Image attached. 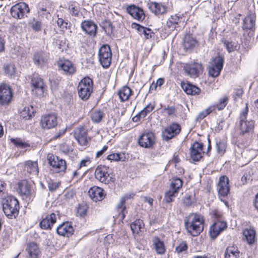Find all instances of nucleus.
Listing matches in <instances>:
<instances>
[{"mask_svg":"<svg viewBox=\"0 0 258 258\" xmlns=\"http://www.w3.org/2000/svg\"><path fill=\"white\" fill-rule=\"evenodd\" d=\"M140 146L145 148L152 147L155 143V137L153 133L147 132L144 133L138 140Z\"/></svg>","mask_w":258,"mask_h":258,"instance_id":"nucleus-15","label":"nucleus"},{"mask_svg":"<svg viewBox=\"0 0 258 258\" xmlns=\"http://www.w3.org/2000/svg\"><path fill=\"white\" fill-rule=\"evenodd\" d=\"M107 159L113 161H124L126 159V157L124 153H118L108 155Z\"/></svg>","mask_w":258,"mask_h":258,"instance_id":"nucleus-41","label":"nucleus"},{"mask_svg":"<svg viewBox=\"0 0 258 258\" xmlns=\"http://www.w3.org/2000/svg\"><path fill=\"white\" fill-rule=\"evenodd\" d=\"M132 27L133 28L137 30L140 34H143L147 39L151 38L152 34H153V32L150 29L144 27L137 23H132Z\"/></svg>","mask_w":258,"mask_h":258,"instance_id":"nucleus-29","label":"nucleus"},{"mask_svg":"<svg viewBox=\"0 0 258 258\" xmlns=\"http://www.w3.org/2000/svg\"><path fill=\"white\" fill-rule=\"evenodd\" d=\"M153 248L158 254H163L165 252V246L163 241H161L158 237H154L152 239Z\"/></svg>","mask_w":258,"mask_h":258,"instance_id":"nucleus-25","label":"nucleus"},{"mask_svg":"<svg viewBox=\"0 0 258 258\" xmlns=\"http://www.w3.org/2000/svg\"><path fill=\"white\" fill-rule=\"evenodd\" d=\"M11 140L12 143L19 148H25L30 147L28 143L23 142L20 139H11Z\"/></svg>","mask_w":258,"mask_h":258,"instance_id":"nucleus-49","label":"nucleus"},{"mask_svg":"<svg viewBox=\"0 0 258 258\" xmlns=\"http://www.w3.org/2000/svg\"><path fill=\"white\" fill-rule=\"evenodd\" d=\"M25 170L29 173L37 175L38 173L37 162L30 160L27 161L25 164Z\"/></svg>","mask_w":258,"mask_h":258,"instance_id":"nucleus-37","label":"nucleus"},{"mask_svg":"<svg viewBox=\"0 0 258 258\" xmlns=\"http://www.w3.org/2000/svg\"><path fill=\"white\" fill-rule=\"evenodd\" d=\"M5 73L10 76L13 75L15 73V68L12 63L6 64L4 67Z\"/></svg>","mask_w":258,"mask_h":258,"instance_id":"nucleus-51","label":"nucleus"},{"mask_svg":"<svg viewBox=\"0 0 258 258\" xmlns=\"http://www.w3.org/2000/svg\"><path fill=\"white\" fill-rule=\"evenodd\" d=\"M203 145L198 142L194 143L190 148V156L194 161H199L202 158Z\"/></svg>","mask_w":258,"mask_h":258,"instance_id":"nucleus-17","label":"nucleus"},{"mask_svg":"<svg viewBox=\"0 0 258 258\" xmlns=\"http://www.w3.org/2000/svg\"><path fill=\"white\" fill-rule=\"evenodd\" d=\"M184 222L188 233L193 236H198L203 230L204 220L200 215L191 213L185 218Z\"/></svg>","mask_w":258,"mask_h":258,"instance_id":"nucleus-1","label":"nucleus"},{"mask_svg":"<svg viewBox=\"0 0 258 258\" xmlns=\"http://www.w3.org/2000/svg\"><path fill=\"white\" fill-rule=\"evenodd\" d=\"M26 250L29 254V258H37L40 252L38 245L34 242L28 243Z\"/></svg>","mask_w":258,"mask_h":258,"instance_id":"nucleus-33","label":"nucleus"},{"mask_svg":"<svg viewBox=\"0 0 258 258\" xmlns=\"http://www.w3.org/2000/svg\"><path fill=\"white\" fill-rule=\"evenodd\" d=\"M104 116V113L100 110L93 111L91 113L92 120L96 123L100 122Z\"/></svg>","mask_w":258,"mask_h":258,"instance_id":"nucleus-44","label":"nucleus"},{"mask_svg":"<svg viewBox=\"0 0 258 258\" xmlns=\"http://www.w3.org/2000/svg\"><path fill=\"white\" fill-rule=\"evenodd\" d=\"M182 183L183 182L180 178L173 177L170 183V188L165 192L163 202L168 204L173 202L177 196L179 189L182 187Z\"/></svg>","mask_w":258,"mask_h":258,"instance_id":"nucleus-4","label":"nucleus"},{"mask_svg":"<svg viewBox=\"0 0 258 258\" xmlns=\"http://www.w3.org/2000/svg\"><path fill=\"white\" fill-rule=\"evenodd\" d=\"M48 55L46 52L43 51H38L34 54L33 59L35 63L38 65H44L47 62Z\"/></svg>","mask_w":258,"mask_h":258,"instance_id":"nucleus-27","label":"nucleus"},{"mask_svg":"<svg viewBox=\"0 0 258 258\" xmlns=\"http://www.w3.org/2000/svg\"><path fill=\"white\" fill-rule=\"evenodd\" d=\"M31 26L35 31H39L41 29V23L40 21L34 19L30 23Z\"/></svg>","mask_w":258,"mask_h":258,"instance_id":"nucleus-54","label":"nucleus"},{"mask_svg":"<svg viewBox=\"0 0 258 258\" xmlns=\"http://www.w3.org/2000/svg\"><path fill=\"white\" fill-rule=\"evenodd\" d=\"M126 11L133 18L139 21H142L145 18L143 10L135 5L128 6Z\"/></svg>","mask_w":258,"mask_h":258,"instance_id":"nucleus-18","label":"nucleus"},{"mask_svg":"<svg viewBox=\"0 0 258 258\" xmlns=\"http://www.w3.org/2000/svg\"><path fill=\"white\" fill-rule=\"evenodd\" d=\"M93 82L89 77H85L79 83L78 86L80 98L84 101L87 100L93 92Z\"/></svg>","mask_w":258,"mask_h":258,"instance_id":"nucleus-5","label":"nucleus"},{"mask_svg":"<svg viewBox=\"0 0 258 258\" xmlns=\"http://www.w3.org/2000/svg\"><path fill=\"white\" fill-rule=\"evenodd\" d=\"M223 58L218 56L214 58L210 62L208 68L209 76L215 78L218 76L223 66Z\"/></svg>","mask_w":258,"mask_h":258,"instance_id":"nucleus-10","label":"nucleus"},{"mask_svg":"<svg viewBox=\"0 0 258 258\" xmlns=\"http://www.w3.org/2000/svg\"><path fill=\"white\" fill-rule=\"evenodd\" d=\"M56 216L54 213L47 215L40 222L39 225L41 229H51L52 225L56 222Z\"/></svg>","mask_w":258,"mask_h":258,"instance_id":"nucleus-22","label":"nucleus"},{"mask_svg":"<svg viewBox=\"0 0 258 258\" xmlns=\"http://www.w3.org/2000/svg\"><path fill=\"white\" fill-rule=\"evenodd\" d=\"M229 179L226 176H221L219 178L217 185V190L219 195L225 197L229 192Z\"/></svg>","mask_w":258,"mask_h":258,"instance_id":"nucleus-16","label":"nucleus"},{"mask_svg":"<svg viewBox=\"0 0 258 258\" xmlns=\"http://www.w3.org/2000/svg\"><path fill=\"white\" fill-rule=\"evenodd\" d=\"M57 25L62 30L67 29L68 23L65 22L62 19L58 18L57 21Z\"/></svg>","mask_w":258,"mask_h":258,"instance_id":"nucleus-57","label":"nucleus"},{"mask_svg":"<svg viewBox=\"0 0 258 258\" xmlns=\"http://www.w3.org/2000/svg\"><path fill=\"white\" fill-rule=\"evenodd\" d=\"M13 97L11 89L6 84L0 85V104L7 105L9 104Z\"/></svg>","mask_w":258,"mask_h":258,"instance_id":"nucleus-14","label":"nucleus"},{"mask_svg":"<svg viewBox=\"0 0 258 258\" xmlns=\"http://www.w3.org/2000/svg\"><path fill=\"white\" fill-rule=\"evenodd\" d=\"M48 163L55 172H64L67 169L66 162L64 160L60 159L56 156L48 155L47 156Z\"/></svg>","mask_w":258,"mask_h":258,"instance_id":"nucleus-9","label":"nucleus"},{"mask_svg":"<svg viewBox=\"0 0 258 258\" xmlns=\"http://www.w3.org/2000/svg\"><path fill=\"white\" fill-rule=\"evenodd\" d=\"M90 198L95 202L101 201L106 195L104 190L98 186H93L88 191Z\"/></svg>","mask_w":258,"mask_h":258,"instance_id":"nucleus-19","label":"nucleus"},{"mask_svg":"<svg viewBox=\"0 0 258 258\" xmlns=\"http://www.w3.org/2000/svg\"><path fill=\"white\" fill-rule=\"evenodd\" d=\"M87 213V207L86 206H80L78 209V214L80 215V216L83 217Z\"/></svg>","mask_w":258,"mask_h":258,"instance_id":"nucleus-59","label":"nucleus"},{"mask_svg":"<svg viewBox=\"0 0 258 258\" xmlns=\"http://www.w3.org/2000/svg\"><path fill=\"white\" fill-rule=\"evenodd\" d=\"M101 26L102 29L108 34H111L112 33L114 27L110 21L107 20H104L102 22Z\"/></svg>","mask_w":258,"mask_h":258,"instance_id":"nucleus-45","label":"nucleus"},{"mask_svg":"<svg viewBox=\"0 0 258 258\" xmlns=\"http://www.w3.org/2000/svg\"><path fill=\"white\" fill-rule=\"evenodd\" d=\"M196 43L197 41L191 35L186 34L184 36L182 42L184 49L186 50L192 49Z\"/></svg>","mask_w":258,"mask_h":258,"instance_id":"nucleus-31","label":"nucleus"},{"mask_svg":"<svg viewBox=\"0 0 258 258\" xmlns=\"http://www.w3.org/2000/svg\"><path fill=\"white\" fill-rule=\"evenodd\" d=\"M20 115L26 120L30 119L34 115L33 107L32 106L25 107L21 112Z\"/></svg>","mask_w":258,"mask_h":258,"instance_id":"nucleus-40","label":"nucleus"},{"mask_svg":"<svg viewBox=\"0 0 258 258\" xmlns=\"http://www.w3.org/2000/svg\"><path fill=\"white\" fill-rule=\"evenodd\" d=\"M154 108V106L149 104L140 112V115L142 116V118H144L148 113L151 112Z\"/></svg>","mask_w":258,"mask_h":258,"instance_id":"nucleus-52","label":"nucleus"},{"mask_svg":"<svg viewBox=\"0 0 258 258\" xmlns=\"http://www.w3.org/2000/svg\"><path fill=\"white\" fill-rule=\"evenodd\" d=\"M18 192L21 196H28L30 194V187L27 181L24 180L18 183Z\"/></svg>","mask_w":258,"mask_h":258,"instance_id":"nucleus-34","label":"nucleus"},{"mask_svg":"<svg viewBox=\"0 0 258 258\" xmlns=\"http://www.w3.org/2000/svg\"><path fill=\"white\" fill-rule=\"evenodd\" d=\"M149 8L156 15L163 14L166 12L167 9L163 4L156 2H151L149 4Z\"/></svg>","mask_w":258,"mask_h":258,"instance_id":"nucleus-24","label":"nucleus"},{"mask_svg":"<svg viewBox=\"0 0 258 258\" xmlns=\"http://www.w3.org/2000/svg\"><path fill=\"white\" fill-rule=\"evenodd\" d=\"M192 201L191 200V198L189 196L187 197H185L183 199V204L186 207L190 206L192 205Z\"/></svg>","mask_w":258,"mask_h":258,"instance_id":"nucleus-63","label":"nucleus"},{"mask_svg":"<svg viewBox=\"0 0 258 258\" xmlns=\"http://www.w3.org/2000/svg\"><path fill=\"white\" fill-rule=\"evenodd\" d=\"M163 113H166L169 116L174 117L176 116V109L174 106L164 105L163 107Z\"/></svg>","mask_w":258,"mask_h":258,"instance_id":"nucleus-47","label":"nucleus"},{"mask_svg":"<svg viewBox=\"0 0 258 258\" xmlns=\"http://www.w3.org/2000/svg\"><path fill=\"white\" fill-rule=\"evenodd\" d=\"M30 9L28 5L25 3H20L12 7L11 14L15 19H21L29 13Z\"/></svg>","mask_w":258,"mask_h":258,"instance_id":"nucleus-8","label":"nucleus"},{"mask_svg":"<svg viewBox=\"0 0 258 258\" xmlns=\"http://www.w3.org/2000/svg\"><path fill=\"white\" fill-rule=\"evenodd\" d=\"M180 19V18L177 15L171 16L167 21V27L173 30L175 28V25L178 23Z\"/></svg>","mask_w":258,"mask_h":258,"instance_id":"nucleus-43","label":"nucleus"},{"mask_svg":"<svg viewBox=\"0 0 258 258\" xmlns=\"http://www.w3.org/2000/svg\"><path fill=\"white\" fill-rule=\"evenodd\" d=\"M184 70L191 78H196L202 73L203 67L202 64L194 62L186 64L184 67Z\"/></svg>","mask_w":258,"mask_h":258,"instance_id":"nucleus-12","label":"nucleus"},{"mask_svg":"<svg viewBox=\"0 0 258 258\" xmlns=\"http://www.w3.org/2000/svg\"><path fill=\"white\" fill-rule=\"evenodd\" d=\"M3 208L5 215L8 218H15L18 215L20 208L19 202L14 197L8 196L3 202Z\"/></svg>","mask_w":258,"mask_h":258,"instance_id":"nucleus-2","label":"nucleus"},{"mask_svg":"<svg viewBox=\"0 0 258 258\" xmlns=\"http://www.w3.org/2000/svg\"><path fill=\"white\" fill-rule=\"evenodd\" d=\"M181 87L184 91L188 95H199L201 92V89L196 86L190 83H182Z\"/></svg>","mask_w":258,"mask_h":258,"instance_id":"nucleus-26","label":"nucleus"},{"mask_svg":"<svg viewBox=\"0 0 258 258\" xmlns=\"http://www.w3.org/2000/svg\"><path fill=\"white\" fill-rule=\"evenodd\" d=\"M108 167L105 166H98L95 171V178L100 182L105 184L113 182L114 178L108 173Z\"/></svg>","mask_w":258,"mask_h":258,"instance_id":"nucleus-6","label":"nucleus"},{"mask_svg":"<svg viewBox=\"0 0 258 258\" xmlns=\"http://www.w3.org/2000/svg\"><path fill=\"white\" fill-rule=\"evenodd\" d=\"M216 146L217 153L220 154H223L226 148V143L223 141H217Z\"/></svg>","mask_w":258,"mask_h":258,"instance_id":"nucleus-50","label":"nucleus"},{"mask_svg":"<svg viewBox=\"0 0 258 258\" xmlns=\"http://www.w3.org/2000/svg\"><path fill=\"white\" fill-rule=\"evenodd\" d=\"M224 45L229 52L233 51L236 49V45L234 42L226 41L224 42Z\"/></svg>","mask_w":258,"mask_h":258,"instance_id":"nucleus-53","label":"nucleus"},{"mask_svg":"<svg viewBox=\"0 0 258 258\" xmlns=\"http://www.w3.org/2000/svg\"><path fill=\"white\" fill-rule=\"evenodd\" d=\"M255 231L252 229H246L243 232V235L249 244L253 243L255 240Z\"/></svg>","mask_w":258,"mask_h":258,"instance_id":"nucleus-38","label":"nucleus"},{"mask_svg":"<svg viewBox=\"0 0 258 258\" xmlns=\"http://www.w3.org/2000/svg\"><path fill=\"white\" fill-rule=\"evenodd\" d=\"M60 150L64 154H68L70 151H71V147L66 143L60 145Z\"/></svg>","mask_w":258,"mask_h":258,"instance_id":"nucleus-58","label":"nucleus"},{"mask_svg":"<svg viewBox=\"0 0 258 258\" xmlns=\"http://www.w3.org/2000/svg\"><path fill=\"white\" fill-rule=\"evenodd\" d=\"M187 248V246L185 242H182L179 244L178 246H177L176 248V251L178 253H180L183 251H186Z\"/></svg>","mask_w":258,"mask_h":258,"instance_id":"nucleus-56","label":"nucleus"},{"mask_svg":"<svg viewBox=\"0 0 258 258\" xmlns=\"http://www.w3.org/2000/svg\"><path fill=\"white\" fill-rule=\"evenodd\" d=\"M69 9L70 10L71 13L74 16L78 15V4L77 3H72L70 4L69 6Z\"/></svg>","mask_w":258,"mask_h":258,"instance_id":"nucleus-55","label":"nucleus"},{"mask_svg":"<svg viewBox=\"0 0 258 258\" xmlns=\"http://www.w3.org/2000/svg\"><path fill=\"white\" fill-rule=\"evenodd\" d=\"M255 22V18L254 15H247L243 20L242 26L243 30H250L253 31L254 29Z\"/></svg>","mask_w":258,"mask_h":258,"instance_id":"nucleus-28","label":"nucleus"},{"mask_svg":"<svg viewBox=\"0 0 258 258\" xmlns=\"http://www.w3.org/2000/svg\"><path fill=\"white\" fill-rule=\"evenodd\" d=\"M144 223L141 219H137L131 224V229L133 233H139L142 232L144 229Z\"/></svg>","mask_w":258,"mask_h":258,"instance_id":"nucleus-36","label":"nucleus"},{"mask_svg":"<svg viewBox=\"0 0 258 258\" xmlns=\"http://www.w3.org/2000/svg\"><path fill=\"white\" fill-rule=\"evenodd\" d=\"M90 163V160L88 158L82 160L79 165H78V170L81 169L83 167H86L87 166V163Z\"/></svg>","mask_w":258,"mask_h":258,"instance_id":"nucleus-61","label":"nucleus"},{"mask_svg":"<svg viewBox=\"0 0 258 258\" xmlns=\"http://www.w3.org/2000/svg\"><path fill=\"white\" fill-rule=\"evenodd\" d=\"M107 149H108V146H104L103 147V148L102 149V150L98 151L96 153V157L97 158L100 157L104 154V153L107 150Z\"/></svg>","mask_w":258,"mask_h":258,"instance_id":"nucleus-64","label":"nucleus"},{"mask_svg":"<svg viewBox=\"0 0 258 258\" xmlns=\"http://www.w3.org/2000/svg\"><path fill=\"white\" fill-rule=\"evenodd\" d=\"M56 231L59 235L69 237L73 234L74 230L71 223L64 222L57 227Z\"/></svg>","mask_w":258,"mask_h":258,"instance_id":"nucleus-21","label":"nucleus"},{"mask_svg":"<svg viewBox=\"0 0 258 258\" xmlns=\"http://www.w3.org/2000/svg\"><path fill=\"white\" fill-rule=\"evenodd\" d=\"M48 186L49 190L53 191L58 187V183L50 181L48 182Z\"/></svg>","mask_w":258,"mask_h":258,"instance_id":"nucleus-60","label":"nucleus"},{"mask_svg":"<svg viewBox=\"0 0 258 258\" xmlns=\"http://www.w3.org/2000/svg\"><path fill=\"white\" fill-rule=\"evenodd\" d=\"M123 199H120L119 203L116 206V209L118 211L119 215H120L122 219L125 217V212L126 211V207L124 205L125 202Z\"/></svg>","mask_w":258,"mask_h":258,"instance_id":"nucleus-46","label":"nucleus"},{"mask_svg":"<svg viewBox=\"0 0 258 258\" xmlns=\"http://www.w3.org/2000/svg\"><path fill=\"white\" fill-rule=\"evenodd\" d=\"M118 94L120 101L124 102L129 99L132 94V91L128 86H125L119 90Z\"/></svg>","mask_w":258,"mask_h":258,"instance_id":"nucleus-35","label":"nucleus"},{"mask_svg":"<svg viewBox=\"0 0 258 258\" xmlns=\"http://www.w3.org/2000/svg\"><path fill=\"white\" fill-rule=\"evenodd\" d=\"M181 127L179 124L173 123L166 127L162 133L163 139L167 141L179 134Z\"/></svg>","mask_w":258,"mask_h":258,"instance_id":"nucleus-13","label":"nucleus"},{"mask_svg":"<svg viewBox=\"0 0 258 258\" xmlns=\"http://www.w3.org/2000/svg\"><path fill=\"white\" fill-rule=\"evenodd\" d=\"M40 125L44 129H50L57 125V116L55 113L46 114L41 116Z\"/></svg>","mask_w":258,"mask_h":258,"instance_id":"nucleus-11","label":"nucleus"},{"mask_svg":"<svg viewBox=\"0 0 258 258\" xmlns=\"http://www.w3.org/2000/svg\"><path fill=\"white\" fill-rule=\"evenodd\" d=\"M216 223L220 227L222 231L227 228V223L225 221H216Z\"/></svg>","mask_w":258,"mask_h":258,"instance_id":"nucleus-62","label":"nucleus"},{"mask_svg":"<svg viewBox=\"0 0 258 258\" xmlns=\"http://www.w3.org/2000/svg\"><path fill=\"white\" fill-rule=\"evenodd\" d=\"M81 28L86 33L95 36L96 34L97 26L91 21H84L81 23Z\"/></svg>","mask_w":258,"mask_h":258,"instance_id":"nucleus-23","label":"nucleus"},{"mask_svg":"<svg viewBox=\"0 0 258 258\" xmlns=\"http://www.w3.org/2000/svg\"><path fill=\"white\" fill-rule=\"evenodd\" d=\"M32 86L36 90L40 92V94L44 91V84L42 79L37 76H33L31 80Z\"/></svg>","mask_w":258,"mask_h":258,"instance_id":"nucleus-32","label":"nucleus"},{"mask_svg":"<svg viewBox=\"0 0 258 258\" xmlns=\"http://www.w3.org/2000/svg\"><path fill=\"white\" fill-rule=\"evenodd\" d=\"M221 232H222V231L220 227L216 223V222L214 223L209 231L210 235L213 239L216 238Z\"/></svg>","mask_w":258,"mask_h":258,"instance_id":"nucleus-42","label":"nucleus"},{"mask_svg":"<svg viewBox=\"0 0 258 258\" xmlns=\"http://www.w3.org/2000/svg\"><path fill=\"white\" fill-rule=\"evenodd\" d=\"M87 134L86 130L83 127H81L75 130L74 136L80 145L85 146L88 143Z\"/></svg>","mask_w":258,"mask_h":258,"instance_id":"nucleus-20","label":"nucleus"},{"mask_svg":"<svg viewBox=\"0 0 258 258\" xmlns=\"http://www.w3.org/2000/svg\"><path fill=\"white\" fill-rule=\"evenodd\" d=\"M229 98L227 96H224L220 99L219 102L214 105L215 108H217L218 110H223L225 106L227 105L228 102Z\"/></svg>","mask_w":258,"mask_h":258,"instance_id":"nucleus-48","label":"nucleus"},{"mask_svg":"<svg viewBox=\"0 0 258 258\" xmlns=\"http://www.w3.org/2000/svg\"><path fill=\"white\" fill-rule=\"evenodd\" d=\"M59 65L66 74L72 75L76 72L73 64L69 60H64L63 61L60 62Z\"/></svg>","mask_w":258,"mask_h":258,"instance_id":"nucleus-30","label":"nucleus"},{"mask_svg":"<svg viewBox=\"0 0 258 258\" xmlns=\"http://www.w3.org/2000/svg\"><path fill=\"white\" fill-rule=\"evenodd\" d=\"M248 111V109L247 104H246L245 108L241 111L239 116V129L240 131L239 134L240 135L252 133L254 129V121L251 119L249 120L247 119Z\"/></svg>","mask_w":258,"mask_h":258,"instance_id":"nucleus-3","label":"nucleus"},{"mask_svg":"<svg viewBox=\"0 0 258 258\" xmlns=\"http://www.w3.org/2000/svg\"><path fill=\"white\" fill-rule=\"evenodd\" d=\"M99 59L104 68H108L111 63L112 53L108 45H103L99 51Z\"/></svg>","mask_w":258,"mask_h":258,"instance_id":"nucleus-7","label":"nucleus"},{"mask_svg":"<svg viewBox=\"0 0 258 258\" xmlns=\"http://www.w3.org/2000/svg\"><path fill=\"white\" fill-rule=\"evenodd\" d=\"M239 252L236 247L234 246H228L225 252V258H239Z\"/></svg>","mask_w":258,"mask_h":258,"instance_id":"nucleus-39","label":"nucleus"}]
</instances>
